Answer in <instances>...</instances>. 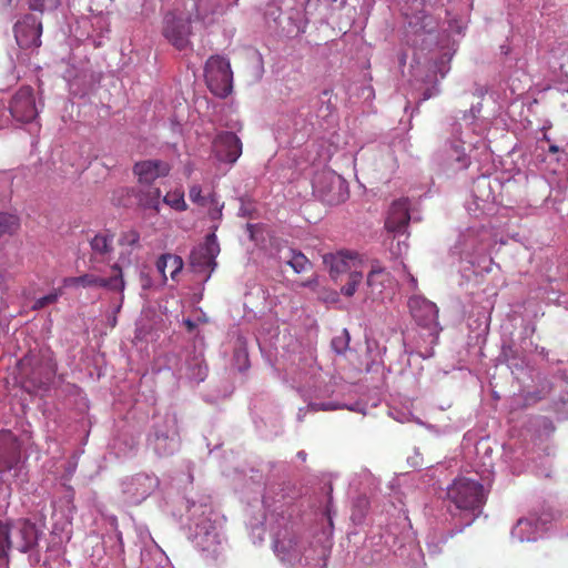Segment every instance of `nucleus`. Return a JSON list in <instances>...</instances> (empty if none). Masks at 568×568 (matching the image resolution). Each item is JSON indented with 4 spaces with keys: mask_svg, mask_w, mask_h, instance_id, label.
Returning <instances> with one entry per match:
<instances>
[{
    "mask_svg": "<svg viewBox=\"0 0 568 568\" xmlns=\"http://www.w3.org/2000/svg\"><path fill=\"white\" fill-rule=\"evenodd\" d=\"M185 324H186V326H187L190 329H192V328L194 327V324H193V323H192V321H190V320H186V321H185Z\"/></svg>",
    "mask_w": 568,
    "mask_h": 568,
    "instance_id": "obj_54",
    "label": "nucleus"
},
{
    "mask_svg": "<svg viewBox=\"0 0 568 568\" xmlns=\"http://www.w3.org/2000/svg\"><path fill=\"white\" fill-rule=\"evenodd\" d=\"M186 369V376L196 383L203 382L207 375V367L200 357L189 363Z\"/></svg>",
    "mask_w": 568,
    "mask_h": 568,
    "instance_id": "obj_28",
    "label": "nucleus"
},
{
    "mask_svg": "<svg viewBox=\"0 0 568 568\" xmlns=\"http://www.w3.org/2000/svg\"><path fill=\"white\" fill-rule=\"evenodd\" d=\"M159 486V479L148 474H138L122 483V491L131 504H140Z\"/></svg>",
    "mask_w": 568,
    "mask_h": 568,
    "instance_id": "obj_15",
    "label": "nucleus"
},
{
    "mask_svg": "<svg viewBox=\"0 0 568 568\" xmlns=\"http://www.w3.org/2000/svg\"><path fill=\"white\" fill-rule=\"evenodd\" d=\"M123 298H124V295H123V292L120 293V298H119V302L114 308V314H118L120 311H121V307H122V303H123Z\"/></svg>",
    "mask_w": 568,
    "mask_h": 568,
    "instance_id": "obj_50",
    "label": "nucleus"
},
{
    "mask_svg": "<svg viewBox=\"0 0 568 568\" xmlns=\"http://www.w3.org/2000/svg\"><path fill=\"white\" fill-rule=\"evenodd\" d=\"M409 220V201L407 199H399L392 203L385 221V227L389 233H400L406 231Z\"/></svg>",
    "mask_w": 568,
    "mask_h": 568,
    "instance_id": "obj_20",
    "label": "nucleus"
},
{
    "mask_svg": "<svg viewBox=\"0 0 568 568\" xmlns=\"http://www.w3.org/2000/svg\"><path fill=\"white\" fill-rule=\"evenodd\" d=\"M550 151H551V152H557V151H558V148H557V146H550Z\"/></svg>",
    "mask_w": 568,
    "mask_h": 568,
    "instance_id": "obj_56",
    "label": "nucleus"
},
{
    "mask_svg": "<svg viewBox=\"0 0 568 568\" xmlns=\"http://www.w3.org/2000/svg\"><path fill=\"white\" fill-rule=\"evenodd\" d=\"M449 60L450 58H447L446 60L442 59L440 62L436 64L437 71L440 73L442 78H444L449 70V68L447 67V62Z\"/></svg>",
    "mask_w": 568,
    "mask_h": 568,
    "instance_id": "obj_45",
    "label": "nucleus"
},
{
    "mask_svg": "<svg viewBox=\"0 0 568 568\" xmlns=\"http://www.w3.org/2000/svg\"><path fill=\"white\" fill-rule=\"evenodd\" d=\"M139 242L140 234L134 230L123 232L119 239V243L122 246L135 247L139 245Z\"/></svg>",
    "mask_w": 568,
    "mask_h": 568,
    "instance_id": "obj_43",
    "label": "nucleus"
},
{
    "mask_svg": "<svg viewBox=\"0 0 568 568\" xmlns=\"http://www.w3.org/2000/svg\"><path fill=\"white\" fill-rule=\"evenodd\" d=\"M447 498L463 516L464 525L469 526L485 504V491L478 481L458 477L448 486Z\"/></svg>",
    "mask_w": 568,
    "mask_h": 568,
    "instance_id": "obj_3",
    "label": "nucleus"
},
{
    "mask_svg": "<svg viewBox=\"0 0 568 568\" xmlns=\"http://www.w3.org/2000/svg\"><path fill=\"white\" fill-rule=\"evenodd\" d=\"M10 530L12 531V546L21 552L31 550L38 544L39 530L29 520H20L10 525Z\"/></svg>",
    "mask_w": 568,
    "mask_h": 568,
    "instance_id": "obj_18",
    "label": "nucleus"
},
{
    "mask_svg": "<svg viewBox=\"0 0 568 568\" xmlns=\"http://www.w3.org/2000/svg\"><path fill=\"white\" fill-rule=\"evenodd\" d=\"M166 560L164 552L156 546H152L151 549H144L141 551V561L145 568H154L153 561L162 564Z\"/></svg>",
    "mask_w": 568,
    "mask_h": 568,
    "instance_id": "obj_29",
    "label": "nucleus"
},
{
    "mask_svg": "<svg viewBox=\"0 0 568 568\" xmlns=\"http://www.w3.org/2000/svg\"><path fill=\"white\" fill-rule=\"evenodd\" d=\"M282 0H273L274 3H278L281 2Z\"/></svg>",
    "mask_w": 568,
    "mask_h": 568,
    "instance_id": "obj_61",
    "label": "nucleus"
},
{
    "mask_svg": "<svg viewBox=\"0 0 568 568\" xmlns=\"http://www.w3.org/2000/svg\"><path fill=\"white\" fill-rule=\"evenodd\" d=\"M491 232L485 226H470L460 233L455 250L460 257L468 261L474 266L485 265L481 270H490L491 258L486 253L490 246Z\"/></svg>",
    "mask_w": 568,
    "mask_h": 568,
    "instance_id": "obj_4",
    "label": "nucleus"
},
{
    "mask_svg": "<svg viewBox=\"0 0 568 568\" xmlns=\"http://www.w3.org/2000/svg\"><path fill=\"white\" fill-rule=\"evenodd\" d=\"M108 322L110 324L111 327H115L116 323H118V318H116V314H111L109 317H108Z\"/></svg>",
    "mask_w": 568,
    "mask_h": 568,
    "instance_id": "obj_51",
    "label": "nucleus"
},
{
    "mask_svg": "<svg viewBox=\"0 0 568 568\" xmlns=\"http://www.w3.org/2000/svg\"><path fill=\"white\" fill-rule=\"evenodd\" d=\"M363 270L364 268H356L348 274L346 284L341 287V293L344 296L351 297L355 294L358 285L363 281Z\"/></svg>",
    "mask_w": 568,
    "mask_h": 568,
    "instance_id": "obj_31",
    "label": "nucleus"
},
{
    "mask_svg": "<svg viewBox=\"0 0 568 568\" xmlns=\"http://www.w3.org/2000/svg\"><path fill=\"white\" fill-rule=\"evenodd\" d=\"M393 239L389 244V252L393 257L399 258L405 255L408 251L407 234L406 231L400 233H393Z\"/></svg>",
    "mask_w": 568,
    "mask_h": 568,
    "instance_id": "obj_27",
    "label": "nucleus"
},
{
    "mask_svg": "<svg viewBox=\"0 0 568 568\" xmlns=\"http://www.w3.org/2000/svg\"><path fill=\"white\" fill-rule=\"evenodd\" d=\"M114 539L116 540L118 542V547L115 549V554L119 556V557H122L123 552H124V549H123V541H122V535L121 532H116L114 535Z\"/></svg>",
    "mask_w": 568,
    "mask_h": 568,
    "instance_id": "obj_46",
    "label": "nucleus"
},
{
    "mask_svg": "<svg viewBox=\"0 0 568 568\" xmlns=\"http://www.w3.org/2000/svg\"><path fill=\"white\" fill-rule=\"evenodd\" d=\"M278 528L273 532V549L283 562L296 568H326L328 549L323 544H306L282 517Z\"/></svg>",
    "mask_w": 568,
    "mask_h": 568,
    "instance_id": "obj_1",
    "label": "nucleus"
},
{
    "mask_svg": "<svg viewBox=\"0 0 568 568\" xmlns=\"http://www.w3.org/2000/svg\"><path fill=\"white\" fill-rule=\"evenodd\" d=\"M323 258L333 278H337L338 275L344 273L349 274L356 268L365 267L363 258L356 252L339 251L326 254Z\"/></svg>",
    "mask_w": 568,
    "mask_h": 568,
    "instance_id": "obj_16",
    "label": "nucleus"
},
{
    "mask_svg": "<svg viewBox=\"0 0 568 568\" xmlns=\"http://www.w3.org/2000/svg\"><path fill=\"white\" fill-rule=\"evenodd\" d=\"M297 457H298L300 459H302V460H305V459H306V453H305V452H303V450H301V452H298V453H297Z\"/></svg>",
    "mask_w": 568,
    "mask_h": 568,
    "instance_id": "obj_53",
    "label": "nucleus"
},
{
    "mask_svg": "<svg viewBox=\"0 0 568 568\" xmlns=\"http://www.w3.org/2000/svg\"><path fill=\"white\" fill-rule=\"evenodd\" d=\"M405 351L408 354H416L422 358H430L434 356V346L436 344L427 343V331L420 329L413 336L405 337Z\"/></svg>",
    "mask_w": 568,
    "mask_h": 568,
    "instance_id": "obj_22",
    "label": "nucleus"
},
{
    "mask_svg": "<svg viewBox=\"0 0 568 568\" xmlns=\"http://www.w3.org/2000/svg\"><path fill=\"white\" fill-rule=\"evenodd\" d=\"M189 197L192 203L197 206H209L210 202H215V193L202 194V186L200 184H192L189 189Z\"/></svg>",
    "mask_w": 568,
    "mask_h": 568,
    "instance_id": "obj_30",
    "label": "nucleus"
},
{
    "mask_svg": "<svg viewBox=\"0 0 568 568\" xmlns=\"http://www.w3.org/2000/svg\"><path fill=\"white\" fill-rule=\"evenodd\" d=\"M42 22L34 14H27L14 26V38L22 49H38L41 45Z\"/></svg>",
    "mask_w": 568,
    "mask_h": 568,
    "instance_id": "obj_14",
    "label": "nucleus"
},
{
    "mask_svg": "<svg viewBox=\"0 0 568 568\" xmlns=\"http://www.w3.org/2000/svg\"><path fill=\"white\" fill-rule=\"evenodd\" d=\"M562 379L568 381V375H562Z\"/></svg>",
    "mask_w": 568,
    "mask_h": 568,
    "instance_id": "obj_59",
    "label": "nucleus"
},
{
    "mask_svg": "<svg viewBox=\"0 0 568 568\" xmlns=\"http://www.w3.org/2000/svg\"><path fill=\"white\" fill-rule=\"evenodd\" d=\"M358 406L359 405L346 406V405L335 403V402H327V403H311L307 408L312 412L335 410V409H342V408H347L353 412H361Z\"/></svg>",
    "mask_w": 568,
    "mask_h": 568,
    "instance_id": "obj_38",
    "label": "nucleus"
},
{
    "mask_svg": "<svg viewBox=\"0 0 568 568\" xmlns=\"http://www.w3.org/2000/svg\"><path fill=\"white\" fill-rule=\"evenodd\" d=\"M540 519L537 518H521L517 521L511 530V537L518 541H535L541 536L539 528Z\"/></svg>",
    "mask_w": 568,
    "mask_h": 568,
    "instance_id": "obj_23",
    "label": "nucleus"
},
{
    "mask_svg": "<svg viewBox=\"0 0 568 568\" xmlns=\"http://www.w3.org/2000/svg\"><path fill=\"white\" fill-rule=\"evenodd\" d=\"M61 295H62L61 288L54 290L51 293L37 298L32 305V310L38 311V310L44 308L48 305L54 304L58 302V300L60 298Z\"/></svg>",
    "mask_w": 568,
    "mask_h": 568,
    "instance_id": "obj_39",
    "label": "nucleus"
},
{
    "mask_svg": "<svg viewBox=\"0 0 568 568\" xmlns=\"http://www.w3.org/2000/svg\"><path fill=\"white\" fill-rule=\"evenodd\" d=\"M473 144L471 140L459 139L458 143L452 144V159L459 164L460 168H467L469 164L468 158L464 150V144Z\"/></svg>",
    "mask_w": 568,
    "mask_h": 568,
    "instance_id": "obj_36",
    "label": "nucleus"
},
{
    "mask_svg": "<svg viewBox=\"0 0 568 568\" xmlns=\"http://www.w3.org/2000/svg\"><path fill=\"white\" fill-rule=\"evenodd\" d=\"M222 520L211 504L189 501L187 528L192 542L203 552L215 556L221 545Z\"/></svg>",
    "mask_w": 568,
    "mask_h": 568,
    "instance_id": "obj_2",
    "label": "nucleus"
},
{
    "mask_svg": "<svg viewBox=\"0 0 568 568\" xmlns=\"http://www.w3.org/2000/svg\"><path fill=\"white\" fill-rule=\"evenodd\" d=\"M438 93V89L437 88H430V89H427L424 94H423V100H427L434 95H436Z\"/></svg>",
    "mask_w": 568,
    "mask_h": 568,
    "instance_id": "obj_48",
    "label": "nucleus"
},
{
    "mask_svg": "<svg viewBox=\"0 0 568 568\" xmlns=\"http://www.w3.org/2000/svg\"><path fill=\"white\" fill-rule=\"evenodd\" d=\"M348 344H349V335H348L347 329H343L339 335L335 336L332 339V347L338 354L344 353L347 349Z\"/></svg>",
    "mask_w": 568,
    "mask_h": 568,
    "instance_id": "obj_41",
    "label": "nucleus"
},
{
    "mask_svg": "<svg viewBox=\"0 0 568 568\" xmlns=\"http://www.w3.org/2000/svg\"><path fill=\"white\" fill-rule=\"evenodd\" d=\"M133 171L141 184L151 185L156 179L166 176L171 166L161 160H146L138 162Z\"/></svg>",
    "mask_w": 568,
    "mask_h": 568,
    "instance_id": "obj_21",
    "label": "nucleus"
},
{
    "mask_svg": "<svg viewBox=\"0 0 568 568\" xmlns=\"http://www.w3.org/2000/svg\"><path fill=\"white\" fill-rule=\"evenodd\" d=\"M409 24H410V26H417V24H418V22H414V21L410 19V20H409Z\"/></svg>",
    "mask_w": 568,
    "mask_h": 568,
    "instance_id": "obj_57",
    "label": "nucleus"
},
{
    "mask_svg": "<svg viewBox=\"0 0 568 568\" xmlns=\"http://www.w3.org/2000/svg\"><path fill=\"white\" fill-rule=\"evenodd\" d=\"M367 90H368L369 94L373 92V89L371 87L367 88Z\"/></svg>",
    "mask_w": 568,
    "mask_h": 568,
    "instance_id": "obj_60",
    "label": "nucleus"
},
{
    "mask_svg": "<svg viewBox=\"0 0 568 568\" xmlns=\"http://www.w3.org/2000/svg\"><path fill=\"white\" fill-rule=\"evenodd\" d=\"M388 277L389 275L385 268L378 262H375L367 274L366 286L369 290L368 295L374 298L382 294Z\"/></svg>",
    "mask_w": 568,
    "mask_h": 568,
    "instance_id": "obj_24",
    "label": "nucleus"
},
{
    "mask_svg": "<svg viewBox=\"0 0 568 568\" xmlns=\"http://www.w3.org/2000/svg\"><path fill=\"white\" fill-rule=\"evenodd\" d=\"M237 2L239 0H227L226 3L220 0H196L190 12V22L200 23L203 28L212 27L219 23L226 11Z\"/></svg>",
    "mask_w": 568,
    "mask_h": 568,
    "instance_id": "obj_12",
    "label": "nucleus"
},
{
    "mask_svg": "<svg viewBox=\"0 0 568 568\" xmlns=\"http://www.w3.org/2000/svg\"><path fill=\"white\" fill-rule=\"evenodd\" d=\"M236 355H237V356L243 355L244 359H245V361L247 359V355H246V354H244V353H242V352H239Z\"/></svg>",
    "mask_w": 568,
    "mask_h": 568,
    "instance_id": "obj_55",
    "label": "nucleus"
},
{
    "mask_svg": "<svg viewBox=\"0 0 568 568\" xmlns=\"http://www.w3.org/2000/svg\"><path fill=\"white\" fill-rule=\"evenodd\" d=\"M190 20L175 18L166 14L164 18L163 36L176 49L184 50L190 44Z\"/></svg>",
    "mask_w": 568,
    "mask_h": 568,
    "instance_id": "obj_17",
    "label": "nucleus"
},
{
    "mask_svg": "<svg viewBox=\"0 0 568 568\" xmlns=\"http://www.w3.org/2000/svg\"><path fill=\"white\" fill-rule=\"evenodd\" d=\"M396 166V159L394 158V155L392 153L388 154V158H387V164H386V169H388L389 171H393Z\"/></svg>",
    "mask_w": 568,
    "mask_h": 568,
    "instance_id": "obj_49",
    "label": "nucleus"
},
{
    "mask_svg": "<svg viewBox=\"0 0 568 568\" xmlns=\"http://www.w3.org/2000/svg\"><path fill=\"white\" fill-rule=\"evenodd\" d=\"M162 201L175 211L183 212L187 210V204L184 200V192L182 190L168 192Z\"/></svg>",
    "mask_w": 568,
    "mask_h": 568,
    "instance_id": "obj_33",
    "label": "nucleus"
},
{
    "mask_svg": "<svg viewBox=\"0 0 568 568\" xmlns=\"http://www.w3.org/2000/svg\"><path fill=\"white\" fill-rule=\"evenodd\" d=\"M9 111L17 122L32 123L39 113L33 90L30 87L20 88L10 101Z\"/></svg>",
    "mask_w": 568,
    "mask_h": 568,
    "instance_id": "obj_13",
    "label": "nucleus"
},
{
    "mask_svg": "<svg viewBox=\"0 0 568 568\" xmlns=\"http://www.w3.org/2000/svg\"><path fill=\"white\" fill-rule=\"evenodd\" d=\"M408 306L420 329L427 331V343L437 344L442 327L438 323V308L435 303L423 296H413Z\"/></svg>",
    "mask_w": 568,
    "mask_h": 568,
    "instance_id": "obj_7",
    "label": "nucleus"
},
{
    "mask_svg": "<svg viewBox=\"0 0 568 568\" xmlns=\"http://www.w3.org/2000/svg\"><path fill=\"white\" fill-rule=\"evenodd\" d=\"M176 419L166 415L156 419L148 436V446L159 456H170L179 449Z\"/></svg>",
    "mask_w": 568,
    "mask_h": 568,
    "instance_id": "obj_5",
    "label": "nucleus"
},
{
    "mask_svg": "<svg viewBox=\"0 0 568 568\" xmlns=\"http://www.w3.org/2000/svg\"><path fill=\"white\" fill-rule=\"evenodd\" d=\"M301 286H304V287H310L314 291H316L317 286H318V280L316 276L305 281V282H302L301 283Z\"/></svg>",
    "mask_w": 568,
    "mask_h": 568,
    "instance_id": "obj_47",
    "label": "nucleus"
},
{
    "mask_svg": "<svg viewBox=\"0 0 568 568\" xmlns=\"http://www.w3.org/2000/svg\"><path fill=\"white\" fill-rule=\"evenodd\" d=\"M282 258L295 273L306 272L311 267L308 258L303 253L296 252L295 250H288Z\"/></svg>",
    "mask_w": 568,
    "mask_h": 568,
    "instance_id": "obj_26",
    "label": "nucleus"
},
{
    "mask_svg": "<svg viewBox=\"0 0 568 568\" xmlns=\"http://www.w3.org/2000/svg\"><path fill=\"white\" fill-rule=\"evenodd\" d=\"M156 268L164 280L168 278L166 272L170 273L171 278L175 280L176 275L183 268V260L175 254H163L156 262Z\"/></svg>",
    "mask_w": 568,
    "mask_h": 568,
    "instance_id": "obj_25",
    "label": "nucleus"
},
{
    "mask_svg": "<svg viewBox=\"0 0 568 568\" xmlns=\"http://www.w3.org/2000/svg\"><path fill=\"white\" fill-rule=\"evenodd\" d=\"M161 195L160 189H150L148 192L141 194L140 202L144 207L159 212L161 206Z\"/></svg>",
    "mask_w": 568,
    "mask_h": 568,
    "instance_id": "obj_35",
    "label": "nucleus"
},
{
    "mask_svg": "<svg viewBox=\"0 0 568 568\" xmlns=\"http://www.w3.org/2000/svg\"><path fill=\"white\" fill-rule=\"evenodd\" d=\"M63 285L67 287H84V288H99L104 287L109 291L124 292L125 282L123 280L122 270L114 264L111 267V274L109 277H102L93 273H87L81 276L65 277Z\"/></svg>",
    "mask_w": 568,
    "mask_h": 568,
    "instance_id": "obj_9",
    "label": "nucleus"
},
{
    "mask_svg": "<svg viewBox=\"0 0 568 568\" xmlns=\"http://www.w3.org/2000/svg\"><path fill=\"white\" fill-rule=\"evenodd\" d=\"M12 531L10 525L0 521V558L6 557L10 547H12Z\"/></svg>",
    "mask_w": 568,
    "mask_h": 568,
    "instance_id": "obj_37",
    "label": "nucleus"
},
{
    "mask_svg": "<svg viewBox=\"0 0 568 568\" xmlns=\"http://www.w3.org/2000/svg\"><path fill=\"white\" fill-rule=\"evenodd\" d=\"M213 150L220 161L234 163L242 154V143L234 133L222 132L215 138Z\"/></svg>",
    "mask_w": 568,
    "mask_h": 568,
    "instance_id": "obj_19",
    "label": "nucleus"
},
{
    "mask_svg": "<svg viewBox=\"0 0 568 568\" xmlns=\"http://www.w3.org/2000/svg\"><path fill=\"white\" fill-rule=\"evenodd\" d=\"M19 226L20 222L17 215L0 213V239L7 234H13Z\"/></svg>",
    "mask_w": 568,
    "mask_h": 568,
    "instance_id": "obj_34",
    "label": "nucleus"
},
{
    "mask_svg": "<svg viewBox=\"0 0 568 568\" xmlns=\"http://www.w3.org/2000/svg\"><path fill=\"white\" fill-rule=\"evenodd\" d=\"M209 215L212 220H221L222 219V210L223 204H221L215 195V202H210L209 206Z\"/></svg>",
    "mask_w": 568,
    "mask_h": 568,
    "instance_id": "obj_44",
    "label": "nucleus"
},
{
    "mask_svg": "<svg viewBox=\"0 0 568 568\" xmlns=\"http://www.w3.org/2000/svg\"><path fill=\"white\" fill-rule=\"evenodd\" d=\"M112 236L100 233L91 240L90 245L95 254L105 255L112 250Z\"/></svg>",
    "mask_w": 568,
    "mask_h": 568,
    "instance_id": "obj_32",
    "label": "nucleus"
},
{
    "mask_svg": "<svg viewBox=\"0 0 568 568\" xmlns=\"http://www.w3.org/2000/svg\"><path fill=\"white\" fill-rule=\"evenodd\" d=\"M23 466L20 447L9 430L0 432V474L3 480L17 477Z\"/></svg>",
    "mask_w": 568,
    "mask_h": 568,
    "instance_id": "obj_11",
    "label": "nucleus"
},
{
    "mask_svg": "<svg viewBox=\"0 0 568 568\" xmlns=\"http://www.w3.org/2000/svg\"><path fill=\"white\" fill-rule=\"evenodd\" d=\"M59 3V0H30L29 7L32 11L43 13L55 10Z\"/></svg>",
    "mask_w": 568,
    "mask_h": 568,
    "instance_id": "obj_40",
    "label": "nucleus"
},
{
    "mask_svg": "<svg viewBox=\"0 0 568 568\" xmlns=\"http://www.w3.org/2000/svg\"><path fill=\"white\" fill-rule=\"evenodd\" d=\"M407 277H408L409 285H410L412 290H416L417 280L412 274H408Z\"/></svg>",
    "mask_w": 568,
    "mask_h": 568,
    "instance_id": "obj_52",
    "label": "nucleus"
},
{
    "mask_svg": "<svg viewBox=\"0 0 568 568\" xmlns=\"http://www.w3.org/2000/svg\"><path fill=\"white\" fill-rule=\"evenodd\" d=\"M542 526H545V523H541V526H539V528H540L541 530H545ZM542 532H544V531H541V534H542Z\"/></svg>",
    "mask_w": 568,
    "mask_h": 568,
    "instance_id": "obj_58",
    "label": "nucleus"
},
{
    "mask_svg": "<svg viewBox=\"0 0 568 568\" xmlns=\"http://www.w3.org/2000/svg\"><path fill=\"white\" fill-rule=\"evenodd\" d=\"M480 112V105L471 106L468 113L464 114V122L467 126H470L471 131L476 134H480L481 129L476 121V114Z\"/></svg>",
    "mask_w": 568,
    "mask_h": 568,
    "instance_id": "obj_42",
    "label": "nucleus"
},
{
    "mask_svg": "<svg viewBox=\"0 0 568 568\" xmlns=\"http://www.w3.org/2000/svg\"><path fill=\"white\" fill-rule=\"evenodd\" d=\"M220 253V245L214 232L205 237V242L194 247L190 254V266L194 273L205 274L204 281L211 277L216 267V256Z\"/></svg>",
    "mask_w": 568,
    "mask_h": 568,
    "instance_id": "obj_10",
    "label": "nucleus"
},
{
    "mask_svg": "<svg viewBox=\"0 0 568 568\" xmlns=\"http://www.w3.org/2000/svg\"><path fill=\"white\" fill-rule=\"evenodd\" d=\"M205 80L211 92L220 98L232 91L233 73L230 61L223 57H211L205 64Z\"/></svg>",
    "mask_w": 568,
    "mask_h": 568,
    "instance_id": "obj_8",
    "label": "nucleus"
},
{
    "mask_svg": "<svg viewBox=\"0 0 568 568\" xmlns=\"http://www.w3.org/2000/svg\"><path fill=\"white\" fill-rule=\"evenodd\" d=\"M313 191L323 202L329 205L339 204L348 197L345 179L329 169H324L315 174Z\"/></svg>",
    "mask_w": 568,
    "mask_h": 568,
    "instance_id": "obj_6",
    "label": "nucleus"
}]
</instances>
